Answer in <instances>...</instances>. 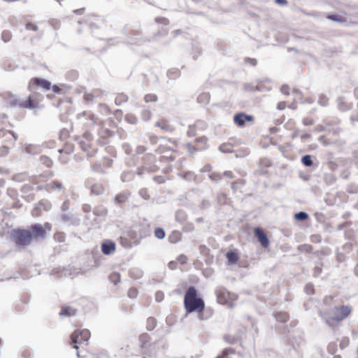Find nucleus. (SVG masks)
Segmentation results:
<instances>
[{"mask_svg": "<svg viewBox=\"0 0 358 358\" xmlns=\"http://www.w3.org/2000/svg\"><path fill=\"white\" fill-rule=\"evenodd\" d=\"M120 244L123 246V247H125V248H129L131 247V245L129 243H127V240L126 238H124V237H121L120 238Z\"/></svg>", "mask_w": 358, "mask_h": 358, "instance_id": "46", "label": "nucleus"}, {"mask_svg": "<svg viewBox=\"0 0 358 358\" xmlns=\"http://www.w3.org/2000/svg\"><path fill=\"white\" fill-rule=\"evenodd\" d=\"M11 104L13 106H18L21 108L34 109L38 107L40 102V99L34 96H29L28 99L24 101H19L16 99H14L13 96H11Z\"/></svg>", "mask_w": 358, "mask_h": 358, "instance_id": "7", "label": "nucleus"}, {"mask_svg": "<svg viewBox=\"0 0 358 358\" xmlns=\"http://www.w3.org/2000/svg\"><path fill=\"white\" fill-rule=\"evenodd\" d=\"M227 259L231 264H236L238 261V255L234 251H229L226 254Z\"/></svg>", "mask_w": 358, "mask_h": 358, "instance_id": "22", "label": "nucleus"}, {"mask_svg": "<svg viewBox=\"0 0 358 358\" xmlns=\"http://www.w3.org/2000/svg\"><path fill=\"white\" fill-rule=\"evenodd\" d=\"M215 293L218 303L230 308L234 306V302L238 299V296L235 293L229 292L222 286L217 287Z\"/></svg>", "mask_w": 358, "mask_h": 358, "instance_id": "5", "label": "nucleus"}, {"mask_svg": "<svg viewBox=\"0 0 358 358\" xmlns=\"http://www.w3.org/2000/svg\"><path fill=\"white\" fill-rule=\"evenodd\" d=\"M329 103V98L324 95L321 94L318 98V103L322 106H327Z\"/></svg>", "mask_w": 358, "mask_h": 358, "instance_id": "32", "label": "nucleus"}, {"mask_svg": "<svg viewBox=\"0 0 358 358\" xmlns=\"http://www.w3.org/2000/svg\"><path fill=\"white\" fill-rule=\"evenodd\" d=\"M84 10H85V8H83L80 9L74 10L73 12L76 14L81 15L84 13Z\"/></svg>", "mask_w": 358, "mask_h": 358, "instance_id": "57", "label": "nucleus"}, {"mask_svg": "<svg viewBox=\"0 0 358 358\" xmlns=\"http://www.w3.org/2000/svg\"><path fill=\"white\" fill-rule=\"evenodd\" d=\"M210 178L213 180H218L222 179V176L219 173H213L210 176Z\"/></svg>", "mask_w": 358, "mask_h": 358, "instance_id": "48", "label": "nucleus"}, {"mask_svg": "<svg viewBox=\"0 0 358 358\" xmlns=\"http://www.w3.org/2000/svg\"><path fill=\"white\" fill-rule=\"evenodd\" d=\"M253 231L255 237L261 243L262 246L264 248H268L269 245V241L264 231L260 227H255L254 228Z\"/></svg>", "mask_w": 358, "mask_h": 358, "instance_id": "10", "label": "nucleus"}, {"mask_svg": "<svg viewBox=\"0 0 358 358\" xmlns=\"http://www.w3.org/2000/svg\"><path fill=\"white\" fill-rule=\"evenodd\" d=\"M115 249V243L110 240H106L101 244V252L106 255L113 253Z\"/></svg>", "mask_w": 358, "mask_h": 358, "instance_id": "11", "label": "nucleus"}, {"mask_svg": "<svg viewBox=\"0 0 358 358\" xmlns=\"http://www.w3.org/2000/svg\"><path fill=\"white\" fill-rule=\"evenodd\" d=\"M303 123L305 125H312L314 123V120L312 118L306 117L303 120Z\"/></svg>", "mask_w": 358, "mask_h": 358, "instance_id": "47", "label": "nucleus"}, {"mask_svg": "<svg viewBox=\"0 0 358 358\" xmlns=\"http://www.w3.org/2000/svg\"><path fill=\"white\" fill-rule=\"evenodd\" d=\"M301 162L306 166H310L313 165V161L310 155H305L302 157Z\"/></svg>", "mask_w": 358, "mask_h": 358, "instance_id": "33", "label": "nucleus"}, {"mask_svg": "<svg viewBox=\"0 0 358 358\" xmlns=\"http://www.w3.org/2000/svg\"><path fill=\"white\" fill-rule=\"evenodd\" d=\"M333 299L334 298L331 296H327V297L324 298V303H327L328 301H332Z\"/></svg>", "mask_w": 358, "mask_h": 358, "instance_id": "61", "label": "nucleus"}, {"mask_svg": "<svg viewBox=\"0 0 358 358\" xmlns=\"http://www.w3.org/2000/svg\"><path fill=\"white\" fill-rule=\"evenodd\" d=\"M352 311V308L350 306L343 305L335 306L331 310H321L319 315L324 320L328 326L334 327L348 317L351 315Z\"/></svg>", "mask_w": 358, "mask_h": 358, "instance_id": "2", "label": "nucleus"}, {"mask_svg": "<svg viewBox=\"0 0 358 358\" xmlns=\"http://www.w3.org/2000/svg\"><path fill=\"white\" fill-rule=\"evenodd\" d=\"M294 218L298 221H303L308 218V215L305 212H299L294 215Z\"/></svg>", "mask_w": 358, "mask_h": 358, "instance_id": "30", "label": "nucleus"}, {"mask_svg": "<svg viewBox=\"0 0 358 358\" xmlns=\"http://www.w3.org/2000/svg\"><path fill=\"white\" fill-rule=\"evenodd\" d=\"M187 134L189 137H194L197 134V127L196 124L189 125Z\"/></svg>", "mask_w": 358, "mask_h": 358, "instance_id": "28", "label": "nucleus"}, {"mask_svg": "<svg viewBox=\"0 0 358 358\" xmlns=\"http://www.w3.org/2000/svg\"><path fill=\"white\" fill-rule=\"evenodd\" d=\"M298 250L303 253H311L313 250V247L310 244H303L298 247Z\"/></svg>", "mask_w": 358, "mask_h": 358, "instance_id": "24", "label": "nucleus"}, {"mask_svg": "<svg viewBox=\"0 0 358 358\" xmlns=\"http://www.w3.org/2000/svg\"><path fill=\"white\" fill-rule=\"evenodd\" d=\"M32 215L35 217H38L40 215V214L38 213V210L35 208L32 212Z\"/></svg>", "mask_w": 358, "mask_h": 358, "instance_id": "60", "label": "nucleus"}, {"mask_svg": "<svg viewBox=\"0 0 358 358\" xmlns=\"http://www.w3.org/2000/svg\"><path fill=\"white\" fill-rule=\"evenodd\" d=\"M306 288L308 292H313V285H308Z\"/></svg>", "mask_w": 358, "mask_h": 358, "instance_id": "59", "label": "nucleus"}, {"mask_svg": "<svg viewBox=\"0 0 358 358\" xmlns=\"http://www.w3.org/2000/svg\"><path fill=\"white\" fill-rule=\"evenodd\" d=\"M155 126L160 128L162 130H163L165 132L171 133V132L174 131V130H175L174 127H173L169 123V122L164 118H162V119H160L159 120H158L156 122Z\"/></svg>", "mask_w": 358, "mask_h": 358, "instance_id": "13", "label": "nucleus"}, {"mask_svg": "<svg viewBox=\"0 0 358 358\" xmlns=\"http://www.w3.org/2000/svg\"><path fill=\"white\" fill-rule=\"evenodd\" d=\"M25 27L27 30H31V31H38L37 25L31 22H27L25 24Z\"/></svg>", "mask_w": 358, "mask_h": 358, "instance_id": "40", "label": "nucleus"}, {"mask_svg": "<svg viewBox=\"0 0 358 358\" xmlns=\"http://www.w3.org/2000/svg\"><path fill=\"white\" fill-rule=\"evenodd\" d=\"M127 96L123 94H119L115 98V103L117 104H120L122 102L127 101Z\"/></svg>", "mask_w": 358, "mask_h": 358, "instance_id": "39", "label": "nucleus"}, {"mask_svg": "<svg viewBox=\"0 0 358 358\" xmlns=\"http://www.w3.org/2000/svg\"><path fill=\"white\" fill-rule=\"evenodd\" d=\"M349 344H350L349 338H348V337L343 338H342V340L340 342V348L341 349H343V348H346L347 346H348Z\"/></svg>", "mask_w": 358, "mask_h": 358, "instance_id": "43", "label": "nucleus"}, {"mask_svg": "<svg viewBox=\"0 0 358 358\" xmlns=\"http://www.w3.org/2000/svg\"><path fill=\"white\" fill-rule=\"evenodd\" d=\"M355 273L357 276H358V264L356 265L355 268Z\"/></svg>", "mask_w": 358, "mask_h": 358, "instance_id": "63", "label": "nucleus"}, {"mask_svg": "<svg viewBox=\"0 0 358 358\" xmlns=\"http://www.w3.org/2000/svg\"><path fill=\"white\" fill-rule=\"evenodd\" d=\"M182 239V233L179 231H173L169 236V241L171 243L176 244Z\"/></svg>", "mask_w": 358, "mask_h": 358, "instance_id": "17", "label": "nucleus"}, {"mask_svg": "<svg viewBox=\"0 0 358 358\" xmlns=\"http://www.w3.org/2000/svg\"><path fill=\"white\" fill-rule=\"evenodd\" d=\"M140 342V348L142 350L146 349L151 346V338L148 334H142L138 337Z\"/></svg>", "mask_w": 358, "mask_h": 358, "instance_id": "15", "label": "nucleus"}, {"mask_svg": "<svg viewBox=\"0 0 358 358\" xmlns=\"http://www.w3.org/2000/svg\"><path fill=\"white\" fill-rule=\"evenodd\" d=\"M245 61L252 66H256L257 63V59L253 58H247Z\"/></svg>", "mask_w": 358, "mask_h": 358, "instance_id": "52", "label": "nucleus"}, {"mask_svg": "<svg viewBox=\"0 0 358 358\" xmlns=\"http://www.w3.org/2000/svg\"><path fill=\"white\" fill-rule=\"evenodd\" d=\"M281 92L285 94H289V87L287 86H282Z\"/></svg>", "mask_w": 358, "mask_h": 358, "instance_id": "55", "label": "nucleus"}, {"mask_svg": "<svg viewBox=\"0 0 358 358\" xmlns=\"http://www.w3.org/2000/svg\"><path fill=\"white\" fill-rule=\"evenodd\" d=\"M322 272V264L315 266L313 268V276L318 277Z\"/></svg>", "mask_w": 358, "mask_h": 358, "instance_id": "38", "label": "nucleus"}, {"mask_svg": "<svg viewBox=\"0 0 358 358\" xmlns=\"http://www.w3.org/2000/svg\"><path fill=\"white\" fill-rule=\"evenodd\" d=\"M337 345L335 343H330L328 345L327 350L330 354H334L336 351Z\"/></svg>", "mask_w": 358, "mask_h": 358, "instance_id": "41", "label": "nucleus"}, {"mask_svg": "<svg viewBox=\"0 0 358 358\" xmlns=\"http://www.w3.org/2000/svg\"><path fill=\"white\" fill-rule=\"evenodd\" d=\"M12 38V34L10 31H8V30H6V31H3L1 34V39L7 43L8 41H10Z\"/></svg>", "mask_w": 358, "mask_h": 358, "instance_id": "31", "label": "nucleus"}, {"mask_svg": "<svg viewBox=\"0 0 358 358\" xmlns=\"http://www.w3.org/2000/svg\"><path fill=\"white\" fill-rule=\"evenodd\" d=\"M138 291L135 287H131L128 291V296L131 299H135L137 297Z\"/></svg>", "mask_w": 358, "mask_h": 358, "instance_id": "36", "label": "nucleus"}, {"mask_svg": "<svg viewBox=\"0 0 358 358\" xmlns=\"http://www.w3.org/2000/svg\"><path fill=\"white\" fill-rule=\"evenodd\" d=\"M90 331L86 329H76L71 335L70 338L73 348L78 350L79 345H87L90 338Z\"/></svg>", "mask_w": 358, "mask_h": 358, "instance_id": "6", "label": "nucleus"}, {"mask_svg": "<svg viewBox=\"0 0 358 358\" xmlns=\"http://www.w3.org/2000/svg\"><path fill=\"white\" fill-rule=\"evenodd\" d=\"M99 134L103 138H108L112 136L113 132L108 129L107 128L102 127L99 129Z\"/></svg>", "mask_w": 358, "mask_h": 358, "instance_id": "26", "label": "nucleus"}, {"mask_svg": "<svg viewBox=\"0 0 358 358\" xmlns=\"http://www.w3.org/2000/svg\"><path fill=\"white\" fill-rule=\"evenodd\" d=\"M109 279L111 282L114 283L115 285H117L118 282H120L121 275L117 272H113L109 275Z\"/></svg>", "mask_w": 358, "mask_h": 358, "instance_id": "25", "label": "nucleus"}, {"mask_svg": "<svg viewBox=\"0 0 358 358\" xmlns=\"http://www.w3.org/2000/svg\"><path fill=\"white\" fill-rule=\"evenodd\" d=\"M184 306L187 313L193 312L202 313L205 308L203 300L198 296L197 290L194 287H189L184 297Z\"/></svg>", "mask_w": 358, "mask_h": 358, "instance_id": "3", "label": "nucleus"}, {"mask_svg": "<svg viewBox=\"0 0 358 358\" xmlns=\"http://www.w3.org/2000/svg\"><path fill=\"white\" fill-rule=\"evenodd\" d=\"M52 90L54 92L57 94L60 93L62 91L61 88L58 85H53L52 87Z\"/></svg>", "mask_w": 358, "mask_h": 358, "instance_id": "54", "label": "nucleus"}, {"mask_svg": "<svg viewBox=\"0 0 358 358\" xmlns=\"http://www.w3.org/2000/svg\"><path fill=\"white\" fill-rule=\"evenodd\" d=\"M154 180H155L157 182H158V183H161V182H163V180H161V178H160V177H159V176L155 177V178H154Z\"/></svg>", "mask_w": 358, "mask_h": 358, "instance_id": "62", "label": "nucleus"}, {"mask_svg": "<svg viewBox=\"0 0 358 358\" xmlns=\"http://www.w3.org/2000/svg\"><path fill=\"white\" fill-rule=\"evenodd\" d=\"M185 147L187 148V150L191 153V154H193L195 152L198 151V150H200L199 149V147H196V145H192V143H187L185 145Z\"/></svg>", "mask_w": 358, "mask_h": 358, "instance_id": "37", "label": "nucleus"}, {"mask_svg": "<svg viewBox=\"0 0 358 358\" xmlns=\"http://www.w3.org/2000/svg\"><path fill=\"white\" fill-rule=\"evenodd\" d=\"M144 100L145 102H155L157 101V96L155 94H148L145 96Z\"/></svg>", "mask_w": 358, "mask_h": 358, "instance_id": "35", "label": "nucleus"}, {"mask_svg": "<svg viewBox=\"0 0 358 358\" xmlns=\"http://www.w3.org/2000/svg\"><path fill=\"white\" fill-rule=\"evenodd\" d=\"M311 137V135L310 134H305L301 136V138L302 140H305L307 138H310Z\"/></svg>", "mask_w": 358, "mask_h": 358, "instance_id": "58", "label": "nucleus"}, {"mask_svg": "<svg viewBox=\"0 0 358 358\" xmlns=\"http://www.w3.org/2000/svg\"><path fill=\"white\" fill-rule=\"evenodd\" d=\"M333 358H342L341 355H335Z\"/></svg>", "mask_w": 358, "mask_h": 358, "instance_id": "64", "label": "nucleus"}, {"mask_svg": "<svg viewBox=\"0 0 358 358\" xmlns=\"http://www.w3.org/2000/svg\"><path fill=\"white\" fill-rule=\"evenodd\" d=\"M54 239L57 242L62 243L65 241L66 235L64 232L57 231L54 234Z\"/></svg>", "mask_w": 358, "mask_h": 358, "instance_id": "27", "label": "nucleus"}, {"mask_svg": "<svg viewBox=\"0 0 358 358\" xmlns=\"http://www.w3.org/2000/svg\"><path fill=\"white\" fill-rule=\"evenodd\" d=\"M168 266L170 269L171 270H175L177 268V263L175 261H171L169 264H168Z\"/></svg>", "mask_w": 358, "mask_h": 358, "instance_id": "51", "label": "nucleus"}, {"mask_svg": "<svg viewBox=\"0 0 358 358\" xmlns=\"http://www.w3.org/2000/svg\"><path fill=\"white\" fill-rule=\"evenodd\" d=\"M83 138L86 140V142L84 140H81L79 143L80 148L89 155L90 148H91L90 142L92 140V136L90 132L87 131L83 134Z\"/></svg>", "mask_w": 358, "mask_h": 358, "instance_id": "12", "label": "nucleus"}, {"mask_svg": "<svg viewBox=\"0 0 358 358\" xmlns=\"http://www.w3.org/2000/svg\"><path fill=\"white\" fill-rule=\"evenodd\" d=\"M178 146L176 140L169 138L166 143L158 147L157 152L162 155V159L173 161L176 158Z\"/></svg>", "mask_w": 358, "mask_h": 358, "instance_id": "4", "label": "nucleus"}, {"mask_svg": "<svg viewBox=\"0 0 358 358\" xmlns=\"http://www.w3.org/2000/svg\"><path fill=\"white\" fill-rule=\"evenodd\" d=\"M254 117L244 113H239L234 115V122L238 127H244L246 122H253Z\"/></svg>", "mask_w": 358, "mask_h": 358, "instance_id": "8", "label": "nucleus"}, {"mask_svg": "<svg viewBox=\"0 0 358 358\" xmlns=\"http://www.w3.org/2000/svg\"><path fill=\"white\" fill-rule=\"evenodd\" d=\"M259 165L262 167L268 168L271 166V162L268 159H262L259 162Z\"/></svg>", "mask_w": 358, "mask_h": 358, "instance_id": "42", "label": "nucleus"}, {"mask_svg": "<svg viewBox=\"0 0 358 358\" xmlns=\"http://www.w3.org/2000/svg\"><path fill=\"white\" fill-rule=\"evenodd\" d=\"M41 160L43 164H45L48 167L51 166L52 164L51 159L48 157L43 156L41 157Z\"/></svg>", "mask_w": 358, "mask_h": 358, "instance_id": "44", "label": "nucleus"}, {"mask_svg": "<svg viewBox=\"0 0 358 358\" xmlns=\"http://www.w3.org/2000/svg\"><path fill=\"white\" fill-rule=\"evenodd\" d=\"M275 318L278 322L285 323L287 322L289 319V315L287 312H278L276 313L275 315Z\"/></svg>", "mask_w": 358, "mask_h": 358, "instance_id": "19", "label": "nucleus"}, {"mask_svg": "<svg viewBox=\"0 0 358 358\" xmlns=\"http://www.w3.org/2000/svg\"><path fill=\"white\" fill-rule=\"evenodd\" d=\"M235 354L236 351L233 348H226L222 351V354L218 355L216 358H231L230 356Z\"/></svg>", "mask_w": 358, "mask_h": 358, "instance_id": "23", "label": "nucleus"}, {"mask_svg": "<svg viewBox=\"0 0 358 358\" xmlns=\"http://www.w3.org/2000/svg\"><path fill=\"white\" fill-rule=\"evenodd\" d=\"M34 87H41L45 90H48L51 87V83L47 80L33 78L29 82L28 88L30 91H32Z\"/></svg>", "mask_w": 358, "mask_h": 358, "instance_id": "9", "label": "nucleus"}, {"mask_svg": "<svg viewBox=\"0 0 358 358\" xmlns=\"http://www.w3.org/2000/svg\"><path fill=\"white\" fill-rule=\"evenodd\" d=\"M275 3L281 6H285L287 3V0H275Z\"/></svg>", "mask_w": 358, "mask_h": 358, "instance_id": "56", "label": "nucleus"}, {"mask_svg": "<svg viewBox=\"0 0 358 358\" xmlns=\"http://www.w3.org/2000/svg\"><path fill=\"white\" fill-rule=\"evenodd\" d=\"M52 230V225L45 222L43 226L40 224L31 225L29 229H16L11 234L13 241L19 248H26L33 240L44 239L47 232Z\"/></svg>", "mask_w": 358, "mask_h": 358, "instance_id": "1", "label": "nucleus"}, {"mask_svg": "<svg viewBox=\"0 0 358 358\" xmlns=\"http://www.w3.org/2000/svg\"><path fill=\"white\" fill-rule=\"evenodd\" d=\"M223 176L225 177H227L229 178H234V173L231 171H226L223 173Z\"/></svg>", "mask_w": 358, "mask_h": 358, "instance_id": "53", "label": "nucleus"}, {"mask_svg": "<svg viewBox=\"0 0 358 358\" xmlns=\"http://www.w3.org/2000/svg\"><path fill=\"white\" fill-rule=\"evenodd\" d=\"M154 234L155 237L159 239H163L166 235L164 230L160 227L156 228L155 229Z\"/></svg>", "mask_w": 358, "mask_h": 358, "instance_id": "29", "label": "nucleus"}, {"mask_svg": "<svg viewBox=\"0 0 358 358\" xmlns=\"http://www.w3.org/2000/svg\"><path fill=\"white\" fill-rule=\"evenodd\" d=\"M311 241L313 243H320L321 242V236L320 235H313L311 236Z\"/></svg>", "mask_w": 358, "mask_h": 358, "instance_id": "50", "label": "nucleus"}, {"mask_svg": "<svg viewBox=\"0 0 358 358\" xmlns=\"http://www.w3.org/2000/svg\"><path fill=\"white\" fill-rule=\"evenodd\" d=\"M177 261L181 264H185L187 262V257L185 255H180L177 257Z\"/></svg>", "mask_w": 358, "mask_h": 358, "instance_id": "45", "label": "nucleus"}, {"mask_svg": "<svg viewBox=\"0 0 358 358\" xmlns=\"http://www.w3.org/2000/svg\"><path fill=\"white\" fill-rule=\"evenodd\" d=\"M208 138L206 136H201L195 140L196 147H199L200 150H204L207 147Z\"/></svg>", "mask_w": 358, "mask_h": 358, "instance_id": "20", "label": "nucleus"}, {"mask_svg": "<svg viewBox=\"0 0 358 358\" xmlns=\"http://www.w3.org/2000/svg\"><path fill=\"white\" fill-rule=\"evenodd\" d=\"M104 191V187L101 184H94L91 187V193L94 195H100Z\"/></svg>", "mask_w": 358, "mask_h": 358, "instance_id": "21", "label": "nucleus"}, {"mask_svg": "<svg viewBox=\"0 0 358 358\" xmlns=\"http://www.w3.org/2000/svg\"><path fill=\"white\" fill-rule=\"evenodd\" d=\"M156 300L159 302L162 301L164 299V293L162 292H157L155 295Z\"/></svg>", "mask_w": 358, "mask_h": 358, "instance_id": "49", "label": "nucleus"}, {"mask_svg": "<svg viewBox=\"0 0 358 358\" xmlns=\"http://www.w3.org/2000/svg\"><path fill=\"white\" fill-rule=\"evenodd\" d=\"M130 195L131 194L129 192H121L117 194L115 197V202L117 204H123L128 200Z\"/></svg>", "mask_w": 358, "mask_h": 358, "instance_id": "16", "label": "nucleus"}, {"mask_svg": "<svg viewBox=\"0 0 358 358\" xmlns=\"http://www.w3.org/2000/svg\"><path fill=\"white\" fill-rule=\"evenodd\" d=\"M63 188L64 186L62 182L57 180H51L50 182H48L45 186V190L49 192L59 191Z\"/></svg>", "mask_w": 358, "mask_h": 358, "instance_id": "14", "label": "nucleus"}, {"mask_svg": "<svg viewBox=\"0 0 358 358\" xmlns=\"http://www.w3.org/2000/svg\"><path fill=\"white\" fill-rule=\"evenodd\" d=\"M327 18L329 20H331L333 21L341 22H345V19L343 16L339 15H329L327 16Z\"/></svg>", "mask_w": 358, "mask_h": 358, "instance_id": "34", "label": "nucleus"}, {"mask_svg": "<svg viewBox=\"0 0 358 358\" xmlns=\"http://www.w3.org/2000/svg\"><path fill=\"white\" fill-rule=\"evenodd\" d=\"M77 310L70 306H63L59 315L61 316H73L76 314Z\"/></svg>", "mask_w": 358, "mask_h": 358, "instance_id": "18", "label": "nucleus"}]
</instances>
